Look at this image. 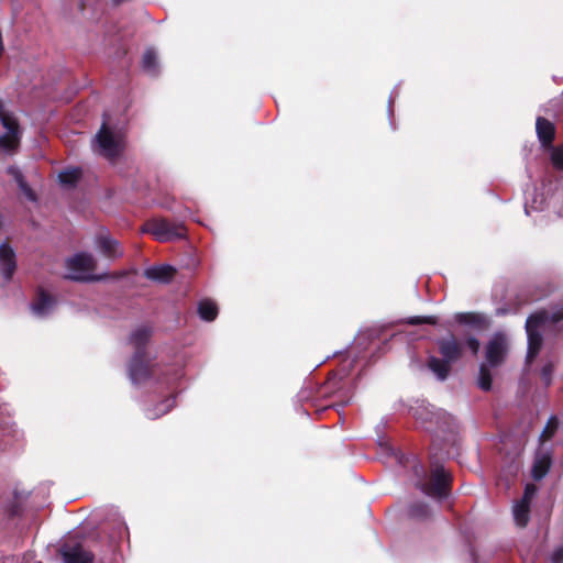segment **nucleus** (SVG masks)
<instances>
[{"label":"nucleus","mask_w":563,"mask_h":563,"mask_svg":"<svg viewBox=\"0 0 563 563\" xmlns=\"http://www.w3.org/2000/svg\"><path fill=\"white\" fill-rule=\"evenodd\" d=\"M437 344L442 358L430 356L428 367L438 379L445 380L450 374L452 363L461 358L463 347L453 335L438 340Z\"/></svg>","instance_id":"obj_1"},{"label":"nucleus","mask_w":563,"mask_h":563,"mask_svg":"<svg viewBox=\"0 0 563 563\" xmlns=\"http://www.w3.org/2000/svg\"><path fill=\"white\" fill-rule=\"evenodd\" d=\"M124 147V134L121 130L110 128L104 121L93 139V151L112 161Z\"/></svg>","instance_id":"obj_2"},{"label":"nucleus","mask_w":563,"mask_h":563,"mask_svg":"<svg viewBox=\"0 0 563 563\" xmlns=\"http://www.w3.org/2000/svg\"><path fill=\"white\" fill-rule=\"evenodd\" d=\"M97 267V261L90 253H78L66 260V277L77 282H97L102 280L104 275H96L93 271Z\"/></svg>","instance_id":"obj_3"},{"label":"nucleus","mask_w":563,"mask_h":563,"mask_svg":"<svg viewBox=\"0 0 563 563\" xmlns=\"http://www.w3.org/2000/svg\"><path fill=\"white\" fill-rule=\"evenodd\" d=\"M144 232L151 233L159 242L184 238L186 229L183 223L158 218L145 224Z\"/></svg>","instance_id":"obj_4"},{"label":"nucleus","mask_w":563,"mask_h":563,"mask_svg":"<svg viewBox=\"0 0 563 563\" xmlns=\"http://www.w3.org/2000/svg\"><path fill=\"white\" fill-rule=\"evenodd\" d=\"M420 489L433 498H445L450 490V475L440 465H433L429 483H419Z\"/></svg>","instance_id":"obj_5"},{"label":"nucleus","mask_w":563,"mask_h":563,"mask_svg":"<svg viewBox=\"0 0 563 563\" xmlns=\"http://www.w3.org/2000/svg\"><path fill=\"white\" fill-rule=\"evenodd\" d=\"M0 122L5 133L0 136V153H11L15 151L20 143V128L14 115L0 112Z\"/></svg>","instance_id":"obj_6"},{"label":"nucleus","mask_w":563,"mask_h":563,"mask_svg":"<svg viewBox=\"0 0 563 563\" xmlns=\"http://www.w3.org/2000/svg\"><path fill=\"white\" fill-rule=\"evenodd\" d=\"M545 320H547V313L538 312V313L530 316L526 321V330H527V334H528V353H527L528 362H532L541 349L542 336L539 332V328H541L542 323Z\"/></svg>","instance_id":"obj_7"},{"label":"nucleus","mask_w":563,"mask_h":563,"mask_svg":"<svg viewBox=\"0 0 563 563\" xmlns=\"http://www.w3.org/2000/svg\"><path fill=\"white\" fill-rule=\"evenodd\" d=\"M507 352V336L501 332H496L485 346V363L490 367L498 366L505 361Z\"/></svg>","instance_id":"obj_8"},{"label":"nucleus","mask_w":563,"mask_h":563,"mask_svg":"<svg viewBox=\"0 0 563 563\" xmlns=\"http://www.w3.org/2000/svg\"><path fill=\"white\" fill-rule=\"evenodd\" d=\"M155 374V365L146 354L135 352L129 365V375L133 384H142Z\"/></svg>","instance_id":"obj_9"},{"label":"nucleus","mask_w":563,"mask_h":563,"mask_svg":"<svg viewBox=\"0 0 563 563\" xmlns=\"http://www.w3.org/2000/svg\"><path fill=\"white\" fill-rule=\"evenodd\" d=\"M56 301L48 294L40 290L35 300L31 305V310L37 318H44L53 312Z\"/></svg>","instance_id":"obj_10"},{"label":"nucleus","mask_w":563,"mask_h":563,"mask_svg":"<svg viewBox=\"0 0 563 563\" xmlns=\"http://www.w3.org/2000/svg\"><path fill=\"white\" fill-rule=\"evenodd\" d=\"M97 249L109 258H117L123 255L119 242L108 234H99L96 239Z\"/></svg>","instance_id":"obj_11"},{"label":"nucleus","mask_w":563,"mask_h":563,"mask_svg":"<svg viewBox=\"0 0 563 563\" xmlns=\"http://www.w3.org/2000/svg\"><path fill=\"white\" fill-rule=\"evenodd\" d=\"M15 254L8 244L0 245V269L5 279H10L15 271Z\"/></svg>","instance_id":"obj_12"},{"label":"nucleus","mask_w":563,"mask_h":563,"mask_svg":"<svg viewBox=\"0 0 563 563\" xmlns=\"http://www.w3.org/2000/svg\"><path fill=\"white\" fill-rule=\"evenodd\" d=\"M63 558L65 563H92L93 561L92 554L79 545L64 549Z\"/></svg>","instance_id":"obj_13"},{"label":"nucleus","mask_w":563,"mask_h":563,"mask_svg":"<svg viewBox=\"0 0 563 563\" xmlns=\"http://www.w3.org/2000/svg\"><path fill=\"white\" fill-rule=\"evenodd\" d=\"M175 274V268L169 265L150 267L144 272L146 278L158 282L168 283Z\"/></svg>","instance_id":"obj_14"},{"label":"nucleus","mask_w":563,"mask_h":563,"mask_svg":"<svg viewBox=\"0 0 563 563\" xmlns=\"http://www.w3.org/2000/svg\"><path fill=\"white\" fill-rule=\"evenodd\" d=\"M536 130L540 142L543 145H549L554 137V125L549 120L539 117L536 123Z\"/></svg>","instance_id":"obj_15"},{"label":"nucleus","mask_w":563,"mask_h":563,"mask_svg":"<svg viewBox=\"0 0 563 563\" xmlns=\"http://www.w3.org/2000/svg\"><path fill=\"white\" fill-rule=\"evenodd\" d=\"M151 336V329L147 327H140L132 332L130 336V344L135 349V352L145 354L143 347Z\"/></svg>","instance_id":"obj_16"},{"label":"nucleus","mask_w":563,"mask_h":563,"mask_svg":"<svg viewBox=\"0 0 563 563\" xmlns=\"http://www.w3.org/2000/svg\"><path fill=\"white\" fill-rule=\"evenodd\" d=\"M199 317L205 321H213L218 316V307L214 301L203 299L198 303Z\"/></svg>","instance_id":"obj_17"},{"label":"nucleus","mask_w":563,"mask_h":563,"mask_svg":"<svg viewBox=\"0 0 563 563\" xmlns=\"http://www.w3.org/2000/svg\"><path fill=\"white\" fill-rule=\"evenodd\" d=\"M550 468V457L548 454L538 455L532 467V476L534 479H541L545 476Z\"/></svg>","instance_id":"obj_18"},{"label":"nucleus","mask_w":563,"mask_h":563,"mask_svg":"<svg viewBox=\"0 0 563 563\" xmlns=\"http://www.w3.org/2000/svg\"><path fill=\"white\" fill-rule=\"evenodd\" d=\"M8 173L14 178L19 188L25 195V197L30 200H35L34 192L25 183L24 177L21 174V172L16 167L11 166L8 168Z\"/></svg>","instance_id":"obj_19"},{"label":"nucleus","mask_w":563,"mask_h":563,"mask_svg":"<svg viewBox=\"0 0 563 563\" xmlns=\"http://www.w3.org/2000/svg\"><path fill=\"white\" fill-rule=\"evenodd\" d=\"M530 504L518 501L514 506V518L518 526L525 527L529 520Z\"/></svg>","instance_id":"obj_20"},{"label":"nucleus","mask_w":563,"mask_h":563,"mask_svg":"<svg viewBox=\"0 0 563 563\" xmlns=\"http://www.w3.org/2000/svg\"><path fill=\"white\" fill-rule=\"evenodd\" d=\"M143 69L150 75H156L158 70V63L156 53L153 49H147L142 58Z\"/></svg>","instance_id":"obj_21"},{"label":"nucleus","mask_w":563,"mask_h":563,"mask_svg":"<svg viewBox=\"0 0 563 563\" xmlns=\"http://www.w3.org/2000/svg\"><path fill=\"white\" fill-rule=\"evenodd\" d=\"M488 366L489 365L486 363L479 365L477 385L483 390H489L492 388L493 377Z\"/></svg>","instance_id":"obj_22"},{"label":"nucleus","mask_w":563,"mask_h":563,"mask_svg":"<svg viewBox=\"0 0 563 563\" xmlns=\"http://www.w3.org/2000/svg\"><path fill=\"white\" fill-rule=\"evenodd\" d=\"M435 423H437V431H445L451 430V427L453 426V418L445 412L437 411L432 413Z\"/></svg>","instance_id":"obj_23"},{"label":"nucleus","mask_w":563,"mask_h":563,"mask_svg":"<svg viewBox=\"0 0 563 563\" xmlns=\"http://www.w3.org/2000/svg\"><path fill=\"white\" fill-rule=\"evenodd\" d=\"M174 407V399L168 398L164 400L156 409H147L146 416L148 419H156L162 415L167 413Z\"/></svg>","instance_id":"obj_24"},{"label":"nucleus","mask_w":563,"mask_h":563,"mask_svg":"<svg viewBox=\"0 0 563 563\" xmlns=\"http://www.w3.org/2000/svg\"><path fill=\"white\" fill-rule=\"evenodd\" d=\"M80 169L73 168L60 172L58 175V179L62 184L71 186L80 178Z\"/></svg>","instance_id":"obj_25"},{"label":"nucleus","mask_w":563,"mask_h":563,"mask_svg":"<svg viewBox=\"0 0 563 563\" xmlns=\"http://www.w3.org/2000/svg\"><path fill=\"white\" fill-rule=\"evenodd\" d=\"M551 161L555 168L563 169V147H558L552 151Z\"/></svg>","instance_id":"obj_26"},{"label":"nucleus","mask_w":563,"mask_h":563,"mask_svg":"<svg viewBox=\"0 0 563 563\" xmlns=\"http://www.w3.org/2000/svg\"><path fill=\"white\" fill-rule=\"evenodd\" d=\"M408 324L417 325L422 323H429V324H435L437 318L429 316V317H411L407 320Z\"/></svg>","instance_id":"obj_27"},{"label":"nucleus","mask_w":563,"mask_h":563,"mask_svg":"<svg viewBox=\"0 0 563 563\" xmlns=\"http://www.w3.org/2000/svg\"><path fill=\"white\" fill-rule=\"evenodd\" d=\"M537 493V487L533 484H527L525 488V494L521 498V501L530 504L532 498Z\"/></svg>","instance_id":"obj_28"},{"label":"nucleus","mask_w":563,"mask_h":563,"mask_svg":"<svg viewBox=\"0 0 563 563\" xmlns=\"http://www.w3.org/2000/svg\"><path fill=\"white\" fill-rule=\"evenodd\" d=\"M467 347L472 351L474 355H476L479 351V341L475 336H470L466 340Z\"/></svg>","instance_id":"obj_29"},{"label":"nucleus","mask_w":563,"mask_h":563,"mask_svg":"<svg viewBox=\"0 0 563 563\" xmlns=\"http://www.w3.org/2000/svg\"><path fill=\"white\" fill-rule=\"evenodd\" d=\"M552 563H563V547L556 548L550 558Z\"/></svg>","instance_id":"obj_30"},{"label":"nucleus","mask_w":563,"mask_h":563,"mask_svg":"<svg viewBox=\"0 0 563 563\" xmlns=\"http://www.w3.org/2000/svg\"><path fill=\"white\" fill-rule=\"evenodd\" d=\"M552 371H553L552 364H547L542 367L541 374H542V377H543L545 384L550 383Z\"/></svg>","instance_id":"obj_31"},{"label":"nucleus","mask_w":563,"mask_h":563,"mask_svg":"<svg viewBox=\"0 0 563 563\" xmlns=\"http://www.w3.org/2000/svg\"><path fill=\"white\" fill-rule=\"evenodd\" d=\"M410 512L413 517H422L427 514L426 508L422 505L412 506Z\"/></svg>","instance_id":"obj_32"},{"label":"nucleus","mask_w":563,"mask_h":563,"mask_svg":"<svg viewBox=\"0 0 563 563\" xmlns=\"http://www.w3.org/2000/svg\"><path fill=\"white\" fill-rule=\"evenodd\" d=\"M554 430H555V424L552 423V421L550 420L548 422L547 427L544 428V430L541 434V438H545V439L550 438L553 434Z\"/></svg>","instance_id":"obj_33"},{"label":"nucleus","mask_w":563,"mask_h":563,"mask_svg":"<svg viewBox=\"0 0 563 563\" xmlns=\"http://www.w3.org/2000/svg\"><path fill=\"white\" fill-rule=\"evenodd\" d=\"M456 319L460 322L470 323L474 321L475 316L473 313H460L456 316Z\"/></svg>","instance_id":"obj_34"},{"label":"nucleus","mask_w":563,"mask_h":563,"mask_svg":"<svg viewBox=\"0 0 563 563\" xmlns=\"http://www.w3.org/2000/svg\"><path fill=\"white\" fill-rule=\"evenodd\" d=\"M562 318H563V313H560V314L554 313V314H553V319H554V321H558V320H560V319H562Z\"/></svg>","instance_id":"obj_35"}]
</instances>
